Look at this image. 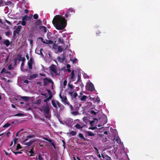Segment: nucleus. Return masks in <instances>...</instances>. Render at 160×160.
Listing matches in <instances>:
<instances>
[{
	"mask_svg": "<svg viewBox=\"0 0 160 160\" xmlns=\"http://www.w3.org/2000/svg\"><path fill=\"white\" fill-rule=\"evenodd\" d=\"M52 23L58 30L63 29L67 24V20L64 17L60 15H56L54 18Z\"/></svg>",
	"mask_w": 160,
	"mask_h": 160,
	"instance_id": "1",
	"label": "nucleus"
},
{
	"mask_svg": "<svg viewBox=\"0 0 160 160\" xmlns=\"http://www.w3.org/2000/svg\"><path fill=\"white\" fill-rule=\"evenodd\" d=\"M40 110L41 112H43L46 118L49 119L51 117L50 115L49 114L50 109L49 106L48 105L44 106H42L40 109Z\"/></svg>",
	"mask_w": 160,
	"mask_h": 160,
	"instance_id": "2",
	"label": "nucleus"
},
{
	"mask_svg": "<svg viewBox=\"0 0 160 160\" xmlns=\"http://www.w3.org/2000/svg\"><path fill=\"white\" fill-rule=\"evenodd\" d=\"M75 12V11L73 8H69L67 11L65 15V16L66 18L70 17L71 15Z\"/></svg>",
	"mask_w": 160,
	"mask_h": 160,
	"instance_id": "3",
	"label": "nucleus"
},
{
	"mask_svg": "<svg viewBox=\"0 0 160 160\" xmlns=\"http://www.w3.org/2000/svg\"><path fill=\"white\" fill-rule=\"evenodd\" d=\"M86 88L88 91L92 92L94 91L95 90L93 84L91 82L87 83L86 86Z\"/></svg>",
	"mask_w": 160,
	"mask_h": 160,
	"instance_id": "4",
	"label": "nucleus"
},
{
	"mask_svg": "<svg viewBox=\"0 0 160 160\" xmlns=\"http://www.w3.org/2000/svg\"><path fill=\"white\" fill-rule=\"evenodd\" d=\"M22 28V26H21L19 25L18 26L16 29L13 31V37H14L16 36V34H18L19 33Z\"/></svg>",
	"mask_w": 160,
	"mask_h": 160,
	"instance_id": "5",
	"label": "nucleus"
},
{
	"mask_svg": "<svg viewBox=\"0 0 160 160\" xmlns=\"http://www.w3.org/2000/svg\"><path fill=\"white\" fill-rule=\"evenodd\" d=\"M49 68L50 70L53 73L57 74V69L55 65L54 64H52Z\"/></svg>",
	"mask_w": 160,
	"mask_h": 160,
	"instance_id": "6",
	"label": "nucleus"
},
{
	"mask_svg": "<svg viewBox=\"0 0 160 160\" xmlns=\"http://www.w3.org/2000/svg\"><path fill=\"white\" fill-rule=\"evenodd\" d=\"M43 85L45 86L47 85L48 83H51L52 82V79L50 78H45L43 79Z\"/></svg>",
	"mask_w": 160,
	"mask_h": 160,
	"instance_id": "7",
	"label": "nucleus"
},
{
	"mask_svg": "<svg viewBox=\"0 0 160 160\" xmlns=\"http://www.w3.org/2000/svg\"><path fill=\"white\" fill-rule=\"evenodd\" d=\"M75 73H74V70H72L71 72V73L69 75V79L71 80L72 81H74L75 80Z\"/></svg>",
	"mask_w": 160,
	"mask_h": 160,
	"instance_id": "8",
	"label": "nucleus"
},
{
	"mask_svg": "<svg viewBox=\"0 0 160 160\" xmlns=\"http://www.w3.org/2000/svg\"><path fill=\"white\" fill-rule=\"evenodd\" d=\"M85 136L87 137L88 136H94L95 134L90 131H87L85 132Z\"/></svg>",
	"mask_w": 160,
	"mask_h": 160,
	"instance_id": "9",
	"label": "nucleus"
},
{
	"mask_svg": "<svg viewBox=\"0 0 160 160\" xmlns=\"http://www.w3.org/2000/svg\"><path fill=\"white\" fill-rule=\"evenodd\" d=\"M17 57L18 58V60L19 61H22V62H24L25 60V58L24 57H22V55L21 54H18L17 55Z\"/></svg>",
	"mask_w": 160,
	"mask_h": 160,
	"instance_id": "10",
	"label": "nucleus"
},
{
	"mask_svg": "<svg viewBox=\"0 0 160 160\" xmlns=\"http://www.w3.org/2000/svg\"><path fill=\"white\" fill-rule=\"evenodd\" d=\"M68 94L72 98H75L78 96L77 93L76 92H75L73 94V92H68Z\"/></svg>",
	"mask_w": 160,
	"mask_h": 160,
	"instance_id": "11",
	"label": "nucleus"
},
{
	"mask_svg": "<svg viewBox=\"0 0 160 160\" xmlns=\"http://www.w3.org/2000/svg\"><path fill=\"white\" fill-rule=\"evenodd\" d=\"M56 103L57 105L58 106V107H59V108H60V110H62L64 109V106L62 104L60 103L58 101H57Z\"/></svg>",
	"mask_w": 160,
	"mask_h": 160,
	"instance_id": "12",
	"label": "nucleus"
},
{
	"mask_svg": "<svg viewBox=\"0 0 160 160\" xmlns=\"http://www.w3.org/2000/svg\"><path fill=\"white\" fill-rule=\"evenodd\" d=\"M78 136L79 138L81 140H83L84 141H88L86 138H85L83 135L81 133H79L78 134Z\"/></svg>",
	"mask_w": 160,
	"mask_h": 160,
	"instance_id": "13",
	"label": "nucleus"
},
{
	"mask_svg": "<svg viewBox=\"0 0 160 160\" xmlns=\"http://www.w3.org/2000/svg\"><path fill=\"white\" fill-rule=\"evenodd\" d=\"M61 100L62 102H64V104H67L68 105H69V103L68 102H67V99L66 97V96L65 97H62L61 98Z\"/></svg>",
	"mask_w": 160,
	"mask_h": 160,
	"instance_id": "14",
	"label": "nucleus"
},
{
	"mask_svg": "<svg viewBox=\"0 0 160 160\" xmlns=\"http://www.w3.org/2000/svg\"><path fill=\"white\" fill-rule=\"evenodd\" d=\"M35 141L34 140H30L29 142H26L25 143H23L25 145H27L28 146H30L31 144Z\"/></svg>",
	"mask_w": 160,
	"mask_h": 160,
	"instance_id": "15",
	"label": "nucleus"
},
{
	"mask_svg": "<svg viewBox=\"0 0 160 160\" xmlns=\"http://www.w3.org/2000/svg\"><path fill=\"white\" fill-rule=\"evenodd\" d=\"M3 43L7 47L10 45V41L8 39L4 40L3 42Z\"/></svg>",
	"mask_w": 160,
	"mask_h": 160,
	"instance_id": "16",
	"label": "nucleus"
},
{
	"mask_svg": "<svg viewBox=\"0 0 160 160\" xmlns=\"http://www.w3.org/2000/svg\"><path fill=\"white\" fill-rule=\"evenodd\" d=\"M51 103L53 106L56 109L57 108V104L56 103V102H55L54 100H52L51 101Z\"/></svg>",
	"mask_w": 160,
	"mask_h": 160,
	"instance_id": "17",
	"label": "nucleus"
},
{
	"mask_svg": "<svg viewBox=\"0 0 160 160\" xmlns=\"http://www.w3.org/2000/svg\"><path fill=\"white\" fill-rule=\"evenodd\" d=\"M77 129H80L81 128H82L83 126H81L79 124H77L74 126Z\"/></svg>",
	"mask_w": 160,
	"mask_h": 160,
	"instance_id": "18",
	"label": "nucleus"
},
{
	"mask_svg": "<svg viewBox=\"0 0 160 160\" xmlns=\"http://www.w3.org/2000/svg\"><path fill=\"white\" fill-rule=\"evenodd\" d=\"M38 75L37 74H33L30 76V78H35L38 77Z\"/></svg>",
	"mask_w": 160,
	"mask_h": 160,
	"instance_id": "19",
	"label": "nucleus"
},
{
	"mask_svg": "<svg viewBox=\"0 0 160 160\" xmlns=\"http://www.w3.org/2000/svg\"><path fill=\"white\" fill-rule=\"evenodd\" d=\"M21 98L25 101H27L29 99V97L26 96L21 97Z\"/></svg>",
	"mask_w": 160,
	"mask_h": 160,
	"instance_id": "20",
	"label": "nucleus"
},
{
	"mask_svg": "<svg viewBox=\"0 0 160 160\" xmlns=\"http://www.w3.org/2000/svg\"><path fill=\"white\" fill-rule=\"evenodd\" d=\"M42 22L41 21L39 20L38 19L36 22L35 23V26H38L40 25L41 24Z\"/></svg>",
	"mask_w": 160,
	"mask_h": 160,
	"instance_id": "21",
	"label": "nucleus"
},
{
	"mask_svg": "<svg viewBox=\"0 0 160 160\" xmlns=\"http://www.w3.org/2000/svg\"><path fill=\"white\" fill-rule=\"evenodd\" d=\"M45 44H52L53 43V42L51 40H46V42L45 41Z\"/></svg>",
	"mask_w": 160,
	"mask_h": 160,
	"instance_id": "22",
	"label": "nucleus"
},
{
	"mask_svg": "<svg viewBox=\"0 0 160 160\" xmlns=\"http://www.w3.org/2000/svg\"><path fill=\"white\" fill-rule=\"evenodd\" d=\"M70 67L71 66L69 64H67V70L68 72H71V70H70Z\"/></svg>",
	"mask_w": 160,
	"mask_h": 160,
	"instance_id": "23",
	"label": "nucleus"
},
{
	"mask_svg": "<svg viewBox=\"0 0 160 160\" xmlns=\"http://www.w3.org/2000/svg\"><path fill=\"white\" fill-rule=\"evenodd\" d=\"M87 96L85 95H83L81 98V101H86L87 99Z\"/></svg>",
	"mask_w": 160,
	"mask_h": 160,
	"instance_id": "24",
	"label": "nucleus"
},
{
	"mask_svg": "<svg viewBox=\"0 0 160 160\" xmlns=\"http://www.w3.org/2000/svg\"><path fill=\"white\" fill-rule=\"evenodd\" d=\"M12 34V32L10 31H8L5 32V35L7 36H11Z\"/></svg>",
	"mask_w": 160,
	"mask_h": 160,
	"instance_id": "25",
	"label": "nucleus"
},
{
	"mask_svg": "<svg viewBox=\"0 0 160 160\" xmlns=\"http://www.w3.org/2000/svg\"><path fill=\"white\" fill-rule=\"evenodd\" d=\"M58 51L60 52H62L63 50L61 46H58Z\"/></svg>",
	"mask_w": 160,
	"mask_h": 160,
	"instance_id": "26",
	"label": "nucleus"
},
{
	"mask_svg": "<svg viewBox=\"0 0 160 160\" xmlns=\"http://www.w3.org/2000/svg\"><path fill=\"white\" fill-rule=\"evenodd\" d=\"M71 114L74 116L79 114V112L78 111H73L71 112Z\"/></svg>",
	"mask_w": 160,
	"mask_h": 160,
	"instance_id": "27",
	"label": "nucleus"
},
{
	"mask_svg": "<svg viewBox=\"0 0 160 160\" xmlns=\"http://www.w3.org/2000/svg\"><path fill=\"white\" fill-rule=\"evenodd\" d=\"M28 68L29 69L31 70L32 69V63H30L29 62H28Z\"/></svg>",
	"mask_w": 160,
	"mask_h": 160,
	"instance_id": "28",
	"label": "nucleus"
},
{
	"mask_svg": "<svg viewBox=\"0 0 160 160\" xmlns=\"http://www.w3.org/2000/svg\"><path fill=\"white\" fill-rule=\"evenodd\" d=\"M40 29H43L44 32H47V28L46 27L44 26H42L40 27Z\"/></svg>",
	"mask_w": 160,
	"mask_h": 160,
	"instance_id": "29",
	"label": "nucleus"
},
{
	"mask_svg": "<svg viewBox=\"0 0 160 160\" xmlns=\"http://www.w3.org/2000/svg\"><path fill=\"white\" fill-rule=\"evenodd\" d=\"M69 133L72 136H74L77 134V132H76L74 131H72L70 132Z\"/></svg>",
	"mask_w": 160,
	"mask_h": 160,
	"instance_id": "30",
	"label": "nucleus"
},
{
	"mask_svg": "<svg viewBox=\"0 0 160 160\" xmlns=\"http://www.w3.org/2000/svg\"><path fill=\"white\" fill-rule=\"evenodd\" d=\"M24 114L22 113H18L16 114H15L14 115V116H24Z\"/></svg>",
	"mask_w": 160,
	"mask_h": 160,
	"instance_id": "31",
	"label": "nucleus"
},
{
	"mask_svg": "<svg viewBox=\"0 0 160 160\" xmlns=\"http://www.w3.org/2000/svg\"><path fill=\"white\" fill-rule=\"evenodd\" d=\"M58 42L59 43H60L61 44H62V43L64 44V41H63L62 39L61 38H58Z\"/></svg>",
	"mask_w": 160,
	"mask_h": 160,
	"instance_id": "32",
	"label": "nucleus"
},
{
	"mask_svg": "<svg viewBox=\"0 0 160 160\" xmlns=\"http://www.w3.org/2000/svg\"><path fill=\"white\" fill-rule=\"evenodd\" d=\"M11 124L7 123L6 124H5L3 126V127L4 128H7L9 127L11 125Z\"/></svg>",
	"mask_w": 160,
	"mask_h": 160,
	"instance_id": "33",
	"label": "nucleus"
},
{
	"mask_svg": "<svg viewBox=\"0 0 160 160\" xmlns=\"http://www.w3.org/2000/svg\"><path fill=\"white\" fill-rule=\"evenodd\" d=\"M37 160H43V158L41 157V155L39 154L38 155V157L37 158Z\"/></svg>",
	"mask_w": 160,
	"mask_h": 160,
	"instance_id": "34",
	"label": "nucleus"
},
{
	"mask_svg": "<svg viewBox=\"0 0 160 160\" xmlns=\"http://www.w3.org/2000/svg\"><path fill=\"white\" fill-rule=\"evenodd\" d=\"M38 18V15L37 14H35L33 15V18L35 19H37Z\"/></svg>",
	"mask_w": 160,
	"mask_h": 160,
	"instance_id": "35",
	"label": "nucleus"
},
{
	"mask_svg": "<svg viewBox=\"0 0 160 160\" xmlns=\"http://www.w3.org/2000/svg\"><path fill=\"white\" fill-rule=\"evenodd\" d=\"M8 69L10 70L13 69V68L12 67V64H10L8 65Z\"/></svg>",
	"mask_w": 160,
	"mask_h": 160,
	"instance_id": "36",
	"label": "nucleus"
},
{
	"mask_svg": "<svg viewBox=\"0 0 160 160\" xmlns=\"http://www.w3.org/2000/svg\"><path fill=\"white\" fill-rule=\"evenodd\" d=\"M21 148H22V147H21V146L19 144H18L17 145L16 150H18V149H21Z\"/></svg>",
	"mask_w": 160,
	"mask_h": 160,
	"instance_id": "37",
	"label": "nucleus"
},
{
	"mask_svg": "<svg viewBox=\"0 0 160 160\" xmlns=\"http://www.w3.org/2000/svg\"><path fill=\"white\" fill-rule=\"evenodd\" d=\"M43 50V49L42 48H41L40 50V54L42 57H43V55L42 53V51Z\"/></svg>",
	"mask_w": 160,
	"mask_h": 160,
	"instance_id": "38",
	"label": "nucleus"
},
{
	"mask_svg": "<svg viewBox=\"0 0 160 160\" xmlns=\"http://www.w3.org/2000/svg\"><path fill=\"white\" fill-rule=\"evenodd\" d=\"M28 18H29V17L26 15L22 17V20L24 21L25 20H27L28 19Z\"/></svg>",
	"mask_w": 160,
	"mask_h": 160,
	"instance_id": "39",
	"label": "nucleus"
},
{
	"mask_svg": "<svg viewBox=\"0 0 160 160\" xmlns=\"http://www.w3.org/2000/svg\"><path fill=\"white\" fill-rule=\"evenodd\" d=\"M116 142L118 143H120L121 142V140L120 138H117L115 139Z\"/></svg>",
	"mask_w": 160,
	"mask_h": 160,
	"instance_id": "40",
	"label": "nucleus"
},
{
	"mask_svg": "<svg viewBox=\"0 0 160 160\" xmlns=\"http://www.w3.org/2000/svg\"><path fill=\"white\" fill-rule=\"evenodd\" d=\"M96 33L97 36H99L100 35L101 32L99 30H98L96 32Z\"/></svg>",
	"mask_w": 160,
	"mask_h": 160,
	"instance_id": "41",
	"label": "nucleus"
},
{
	"mask_svg": "<svg viewBox=\"0 0 160 160\" xmlns=\"http://www.w3.org/2000/svg\"><path fill=\"white\" fill-rule=\"evenodd\" d=\"M12 152L13 153H14L16 155H17L18 154H21L22 153V152H21V151L17 152L12 151Z\"/></svg>",
	"mask_w": 160,
	"mask_h": 160,
	"instance_id": "42",
	"label": "nucleus"
},
{
	"mask_svg": "<svg viewBox=\"0 0 160 160\" xmlns=\"http://www.w3.org/2000/svg\"><path fill=\"white\" fill-rule=\"evenodd\" d=\"M68 86L69 88H70L71 89H73L74 87L72 85L70 84H68Z\"/></svg>",
	"mask_w": 160,
	"mask_h": 160,
	"instance_id": "43",
	"label": "nucleus"
},
{
	"mask_svg": "<svg viewBox=\"0 0 160 160\" xmlns=\"http://www.w3.org/2000/svg\"><path fill=\"white\" fill-rule=\"evenodd\" d=\"M91 113L95 115H96L97 114V112H95L94 110H92L91 111Z\"/></svg>",
	"mask_w": 160,
	"mask_h": 160,
	"instance_id": "44",
	"label": "nucleus"
},
{
	"mask_svg": "<svg viewBox=\"0 0 160 160\" xmlns=\"http://www.w3.org/2000/svg\"><path fill=\"white\" fill-rule=\"evenodd\" d=\"M38 39H40L41 41H42L43 43H45V41H43V38H42V37H39L38 38Z\"/></svg>",
	"mask_w": 160,
	"mask_h": 160,
	"instance_id": "45",
	"label": "nucleus"
},
{
	"mask_svg": "<svg viewBox=\"0 0 160 160\" xmlns=\"http://www.w3.org/2000/svg\"><path fill=\"white\" fill-rule=\"evenodd\" d=\"M29 139V138L28 137V136L26 137V138L23 141V143H25Z\"/></svg>",
	"mask_w": 160,
	"mask_h": 160,
	"instance_id": "46",
	"label": "nucleus"
},
{
	"mask_svg": "<svg viewBox=\"0 0 160 160\" xmlns=\"http://www.w3.org/2000/svg\"><path fill=\"white\" fill-rule=\"evenodd\" d=\"M33 62V59L32 58H31L29 60L28 62H29L30 63H32Z\"/></svg>",
	"mask_w": 160,
	"mask_h": 160,
	"instance_id": "47",
	"label": "nucleus"
},
{
	"mask_svg": "<svg viewBox=\"0 0 160 160\" xmlns=\"http://www.w3.org/2000/svg\"><path fill=\"white\" fill-rule=\"evenodd\" d=\"M21 24L22 25L24 26H25L26 24V22L25 21H23L21 22Z\"/></svg>",
	"mask_w": 160,
	"mask_h": 160,
	"instance_id": "48",
	"label": "nucleus"
},
{
	"mask_svg": "<svg viewBox=\"0 0 160 160\" xmlns=\"http://www.w3.org/2000/svg\"><path fill=\"white\" fill-rule=\"evenodd\" d=\"M28 40L29 41L30 44L31 45H32L33 43V40L32 39H28Z\"/></svg>",
	"mask_w": 160,
	"mask_h": 160,
	"instance_id": "49",
	"label": "nucleus"
},
{
	"mask_svg": "<svg viewBox=\"0 0 160 160\" xmlns=\"http://www.w3.org/2000/svg\"><path fill=\"white\" fill-rule=\"evenodd\" d=\"M71 60L72 61V63H74L77 60V59L76 58H75L73 59H71Z\"/></svg>",
	"mask_w": 160,
	"mask_h": 160,
	"instance_id": "50",
	"label": "nucleus"
},
{
	"mask_svg": "<svg viewBox=\"0 0 160 160\" xmlns=\"http://www.w3.org/2000/svg\"><path fill=\"white\" fill-rule=\"evenodd\" d=\"M28 137L29 138H34L35 136L33 135H28Z\"/></svg>",
	"mask_w": 160,
	"mask_h": 160,
	"instance_id": "51",
	"label": "nucleus"
},
{
	"mask_svg": "<svg viewBox=\"0 0 160 160\" xmlns=\"http://www.w3.org/2000/svg\"><path fill=\"white\" fill-rule=\"evenodd\" d=\"M41 100L39 99V100L37 101L36 103L39 105L41 103Z\"/></svg>",
	"mask_w": 160,
	"mask_h": 160,
	"instance_id": "52",
	"label": "nucleus"
},
{
	"mask_svg": "<svg viewBox=\"0 0 160 160\" xmlns=\"http://www.w3.org/2000/svg\"><path fill=\"white\" fill-rule=\"evenodd\" d=\"M67 82L66 80H65L63 82V85L64 86H65L67 84Z\"/></svg>",
	"mask_w": 160,
	"mask_h": 160,
	"instance_id": "53",
	"label": "nucleus"
},
{
	"mask_svg": "<svg viewBox=\"0 0 160 160\" xmlns=\"http://www.w3.org/2000/svg\"><path fill=\"white\" fill-rule=\"evenodd\" d=\"M18 60V59L15 58L14 59V64L15 65H17V63Z\"/></svg>",
	"mask_w": 160,
	"mask_h": 160,
	"instance_id": "54",
	"label": "nucleus"
},
{
	"mask_svg": "<svg viewBox=\"0 0 160 160\" xmlns=\"http://www.w3.org/2000/svg\"><path fill=\"white\" fill-rule=\"evenodd\" d=\"M47 91L48 92V94L49 95H51V94H52V92H51V91L49 90V89H47Z\"/></svg>",
	"mask_w": 160,
	"mask_h": 160,
	"instance_id": "55",
	"label": "nucleus"
},
{
	"mask_svg": "<svg viewBox=\"0 0 160 160\" xmlns=\"http://www.w3.org/2000/svg\"><path fill=\"white\" fill-rule=\"evenodd\" d=\"M78 78L77 80V82H81V79L80 77V76L78 75Z\"/></svg>",
	"mask_w": 160,
	"mask_h": 160,
	"instance_id": "56",
	"label": "nucleus"
},
{
	"mask_svg": "<svg viewBox=\"0 0 160 160\" xmlns=\"http://www.w3.org/2000/svg\"><path fill=\"white\" fill-rule=\"evenodd\" d=\"M5 70H5V68H3L2 70H1V73H2L3 72H5Z\"/></svg>",
	"mask_w": 160,
	"mask_h": 160,
	"instance_id": "57",
	"label": "nucleus"
},
{
	"mask_svg": "<svg viewBox=\"0 0 160 160\" xmlns=\"http://www.w3.org/2000/svg\"><path fill=\"white\" fill-rule=\"evenodd\" d=\"M5 21L6 22L8 23V24H9V25H11L12 24V23H11L9 21H8V20H5Z\"/></svg>",
	"mask_w": 160,
	"mask_h": 160,
	"instance_id": "58",
	"label": "nucleus"
},
{
	"mask_svg": "<svg viewBox=\"0 0 160 160\" xmlns=\"http://www.w3.org/2000/svg\"><path fill=\"white\" fill-rule=\"evenodd\" d=\"M49 100H50V99L48 98V97L46 99H45L44 100V101L45 102H47Z\"/></svg>",
	"mask_w": 160,
	"mask_h": 160,
	"instance_id": "59",
	"label": "nucleus"
},
{
	"mask_svg": "<svg viewBox=\"0 0 160 160\" xmlns=\"http://www.w3.org/2000/svg\"><path fill=\"white\" fill-rule=\"evenodd\" d=\"M24 82L27 84H28L29 81L28 80L26 79L24 80Z\"/></svg>",
	"mask_w": 160,
	"mask_h": 160,
	"instance_id": "60",
	"label": "nucleus"
},
{
	"mask_svg": "<svg viewBox=\"0 0 160 160\" xmlns=\"http://www.w3.org/2000/svg\"><path fill=\"white\" fill-rule=\"evenodd\" d=\"M49 96L48 97V98H49V99L50 100L52 98V94H51V95H49Z\"/></svg>",
	"mask_w": 160,
	"mask_h": 160,
	"instance_id": "61",
	"label": "nucleus"
},
{
	"mask_svg": "<svg viewBox=\"0 0 160 160\" xmlns=\"http://www.w3.org/2000/svg\"><path fill=\"white\" fill-rule=\"evenodd\" d=\"M29 152L31 154H33L34 153L32 149H31V150L29 151Z\"/></svg>",
	"mask_w": 160,
	"mask_h": 160,
	"instance_id": "62",
	"label": "nucleus"
},
{
	"mask_svg": "<svg viewBox=\"0 0 160 160\" xmlns=\"http://www.w3.org/2000/svg\"><path fill=\"white\" fill-rule=\"evenodd\" d=\"M97 156H98V157L99 158H101V156L100 154H99V152H97Z\"/></svg>",
	"mask_w": 160,
	"mask_h": 160,
	"instance_id": "63",
	"label": "nucleus"
},
{
	"mask_svg": "<svg viewBox=\"0 0 160 160\" xmlns=\"http://www.w3.org/2000/svg\"><path fill=\"white\" fill-rule=\"evenodd\" d=\"M18 140V139L17 138H14L13 139V141L14 142V144H16V142Z\"/></svg>",
	"mask_w": 160,
	"mask_h": 160,
	"instance_id": "64",
	"label": "nucleus"
}]
</instances>
